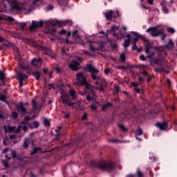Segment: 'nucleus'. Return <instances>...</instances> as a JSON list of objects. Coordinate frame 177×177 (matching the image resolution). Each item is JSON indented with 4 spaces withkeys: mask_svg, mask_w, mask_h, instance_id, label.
Here are the masks:
<instances>
[{
    "mask_svg": "<svg viewBox=\"0 0 177 177\" xmlns=\"http://www.w3.org/2000/svg\"><path fill=\"white\" fill-rule=\"evenodd\" d=\"M86 70L91 73V77L93 80L95 81L94 82L95 85H96L95 88L98 89L100 92H103L104 91L103 86H104V85H106V83L103 79H101L100 77H99V76L96 75V74L99 73V70L96 69L91 64L87 65Z\"/></svg>",
    "mask_w": 177,
    "mask_h": 177,
    "instance_id": "1",
    "label": "nucleus"
},
{
    "mask_svg": "<svg viewBox=\"0 0 177 177\" xmlns=\"http://www.w3.org/2000/svg\"><path fill=\"white\" fill-rule=\"evenodd\" d=\"M44 23H46V24L48 23L49 26H50V27L48 28V32L53 35V34H55V32L56 31V24H53L50 21H32L31 24L29 26L30 31H34L35 28H38V27H42V26H44Z\"/></svg>",
    "mask_w": 177,
    "mask_h": 177,
    "instance_id": "2",
    "label": "nucleus"
},
{
    "mask_svg": "<svg viewBox=\"0 0 177 177\" xmlns=\"http://www.w3.org/2000/svg\"><path fill=\"white\" fill-rule=\"evenodd\" d=\"M5 8H9L10 10H21L19 3H17L16 0H0Z\"/></svg>",
    "mask_w": 177,
    "mask_h": 177,
    "instance_id": "3",
    "label": "nucleus"
},
{
    "mask_svg": "<svg viewBox=\"0 0 177 177\" xmlns=\"http://www.w3.org/2000/svg\"><path fill=\"white\" fill-rule=\"evenodd\" d=\"M131 34H133L135 35V37L133 38V41L136 42L139 41V39H144V41L145 42V53H149V50H150V48H151V44H150V41L146 38H145L144 36L140 35L136 32H131Z\"/></svg>",
    "mask_w": 177,
    "mask_h": 177,
    "instance_id": "4",
    "label": "nucleus"
},
{
    "mask_svg": "<svg viewBox=\"0 0 177 177\" xmlns=\"http://www.w3.org/2000/svg\"><path fill=\"white\" fill-rule=\"evenodd\" d=\"M76 77L78 82H75L74 85H77V86L86 85V88H89L88 82H86V76L84 75L82 73H80L76 75Z\"/></svg>",
    "mask_w": 177,
    "mask_h": 177,
    "instance_id": "5",
    "label": "nucleus"
},
{
    "mask_svg": "<svg viewBox=\"0 0 177 177\" xmlns=\"http://www.w3.org/2000/svg\"><path fill=\"white\" fill-rule=\"evenodd\" d=\"M147 32H150L151 37H157L160 35L161 32H162V26H156L152 28H149L146 30Z\"/></svg>",
    "mask_w": 177,
    "mask_h": 177,
    "instance_id": "6",
    "label": "nucleus"
},
{
    "mask_svg": "<svg viewBox=\"0 0 177 177\" xmlns=\"http://www.w3.org/2000/svg\"><path fill=\"white\" fill-rule=\"evenodd\" d=\"M61 99L64 104H67V106H69V107H76L75 106V104H73L71 102H70L68 94H67V93L63 92L61 95Z\"/></svg>",
    "mask_w": 177,
    "mask_h": 177,
    "instance_id": "7",
    "label": "nucleus"
},
{
    "mask_svg": "<svg viewBox=\"0 0 177 177\" xmlns=\"http://www.w3.org/2000/svg\"><path fill=\"white\" fill-rule=\"evenodd\" d=\"M77 59L79 62L74 60L71 63L68 64V67H70L71 70H73V71H78V67L80 66V63H82V58L77 57Z\"/></svg>",
    "mask_w": 177,
    "mask_h": 177,
    "instance_id": "8",
    "label": "nucleus"
},
{
    "mask_svg": "<svg viewBox=\"0 0 177 177\" xmlns=\"http://www.w3.org/2000/svg\"><path fill=\"white\" fill-rule=\"evenodd\" d=\"M119 28H120L119 26L113 25L111 27V30H109V32H111V34H112V35H113L114 37H117V38H118L119 39H121V38H124V35L122 34L117 35V32Z\"/></svg>",
    "mask_w": 177,
    "mask_h": 177,
    "instance_id": "9",
    "label": "nucleus"
},
{
    "mask_svg": "<svg viewBox=\"0 0 177 177\" xmlns=\"http://www.w3.org/2000/svg\"><path fill=\"white\" fill-rule=\"evenodd\" d=\"M3 129L5 132H14L15 133H17V132H20V129H21V126H19L17 129L15 127H10L9 125L4 126Z\"/></svg>",
    "mask_w": 177,
    "mask_h": 177,
    "instance_id": "10",
    "label": "nucleus"
},
{
    "mask_svg": "<svg viewBox=\"0 0 177 177\" xmlns=\"http://www.w3.org/2000/svg\"><path fill=\"white\" fill-rule=\"evenodd\" d=\"M99 167L101 168V169H113V163L110 162H100Z\"/></svg>",
    "mask_w": 177,
    "mask_h": 177,
    "instance_id": "11",
    "label": "nucleus"
},
{
    "mask_svg": "<svg viewBox=\"0 0 177 177\" xmlns=\"http://www.w3.org/2000/svg\"><path fill=\"white\" fill-rule=\"evenodd\" d=\"M104 45H106V43L104 42H99L98 43V48H96L92 45L89 46L90 50H92L93 52H95L96 49H98V50H103V48H104Z\"/></svg>",
    "mask_w": 177,
    "mask_h": 177,
    "instance_id": "12",
    "label": "nucleus"
},
{
    "mask_svg": "<svg viewBox=\"0 0 177 177\" xmlns=\"http://www.w3.org/2000/svg\"><path fill=\"white\" fill-rule=\"evenodd\" d=\"M156 127H157V128H159V129H160V131H165V129H167V128H168V123H167V122H163L162 123L157 122L156 124Z\"/></svg>",
    "mask_w": 177,
    "mask_h": 177,
    "instance_id": "13",
    "label": "nucleus"
},
{
    "mask_svg": "<svg viewBox=\"0 0 177 177\" xmlns=\"http://www.w3.org/2000/svg\"><path fill=\"white\" fill-rule=\"evenodd\" d=\"M17 77H18V80L19 81V86L20 88H21V86H23V81H24V80H26V78H28L26 75H24L23 73H17Z\"/></svg>",
    "mask_w": 177,
    "mask_h": 177,
    "instance_id": "14",
    "label": "nucleus"
},
{
    "mask_svg": "<svg viewBox=\"0 0 177 177\" xmlns=\"http://www.w3.org/2000/svg\"><path fill=\"white\" fill-rule=\"evenodd\" d=\"M17 109L21 114H26V108L24 107V105H23V103L20 102L17 106Z\"/></svg>",
    "mask_w": 177,
    "mask_h": 177,
    "instance_id": "15",
    "label": "nucleus"
},
{
    "mask_svg": "<svg viewBox=\"0 0 177 177\" xmlns=\"http://www.w3.org/2000/svg\"><path fill=\"white\" fill-rule=\"evenodd\" d=\"M42 64V60L41 59V58L39 59H33L32 60V64L33 66H35L36 67H39L41 66V64Z\"/></svg>",
    "mask_w": 177,
    "mask_h": 177,
    "instance_id": "16",
    "label": "nucleus"
},
{
    "mask_svg": "<svg viewBox=\"0 0 177 177\" xmlns=\"http://www.w3.org/2000/svg\"><path fill=\"white\" fill-rule=\"evenodd\" d=\"M30 145L34 146V142L32 141V140L28 138L24 142V147H25V149H27L28 146H30Z\"/></svg>",
    "mask_w": 177,
    "mask_h": 177,
    "instance_id": "17",
    "label": "nucleus"
},
{
    "mask_svg": "<svg viewBox=\"0 0 177 177\" xmlns=\"http://www.w3.org/2000/svg\"><path fill=\"white\" fill-rule=\"evenodd\" d=\"M65 34H66L67 38H66V39L63 40L62 42H64V44H67L68 45H70V44H74V42L70 41L68 40V37H70V35H71V32H70V31H68V32L66 31V33H65Z\"/></svg>",
    "mask_w": 177,
    "mask_h": 177,
    "instance_id": "18",
    "label": "nucleus"
},
{
    "mask_svg": "<svg viewBox=\"0 0 177 177\" xmlns=\"http://www.w3.org/2000/svg\"><path fill=\"white\" fill-rule=\"evenodd\" d=\"M8 152H9L10 153V154H11V156H12V157H16V151H12L11 149H9L8 148H6L3 151V153H8Z\"/></svg>",
    "mask_w": 177,
    "mask_h": 177,
    "instance_id": "19",
    "label": "nucleus"
},
{
    "mask_svg": "<svg viewBox=\"0 0 177 177\" xmlns=\"http://www.w3.org/2000/svg\"><path fill=\"white\" fill-rule=\"evenodd\" d=\"M104 16L107 20H111L113 17V11L109 10V12H105Z\"/></svg>",
    "mask_w": 177,
    "mask_h": 177,
    "instance_id": "20",
    "label": "nucleus"
},
{
    "mask_svg": "<svg viewBox=\"0 0 177 177\" xmlns=\"http://www.w3.org/2000/svg\"><path fill=\"white\" fill-rule=\"evenodd\" d=\"M160 5L162 6V12H164V13H168V8H167V7L165 6V5H167V2H165V1H163L160 3Z\"/></svg>",
    "mask_w": 177,
    "mask_h": 177,
    "instance_id": "21",
    "label": "nucleus"
},
{
    "mask_svg": "<svg viewBox=\"0 0 177 177\" xmlns=\"http://www.w3.org/2000/svg\"><path fill=\"white\" fill-rule=\"evenodd\" d=\"M69 95L70 96H71L72 99L73 100H75L77 99V92H75V90L73 89H71L70 91H69Z\"/></svg>",
    "mask_w": 177,
    "mask_h": 177,
    "instance_id": "22",
    "label": "nucleus"
},
{
    "mask_svg": "<svg viewBox=\"0 0 177 177\" xmlns=\"http://www.w3.org/2000/svg\"><path fill=\"white\" fill-rule=\"evenodd\" d=\"M6 78V75L1 71H0V80L3 82V84H5V79Z\"/></svg>",
    "mask_w": 177,
    "mask_h": 177,
    "instance_id": "23",
    "label": "nucleus"
},
{
    "mask_svg": "<svg viewBox=\"0 0 177 177\" xmlns=\"http://www.w3.org/2000/svg\"><path fill=\"white\" fill-rule=\"evenodd\" d=\"M125 53H121L120 55V62H121V63H125Z\"/></svg>",
    "mask_w": 177,
    "mask_h": 177,
    "instance_id": "24",
    "label": "nucleus"
},
{
    "mask_svg": "<svg viewBox=\"0 0 177 177\" xmlns=\"http://www.w3.org/2000/svg\"><path fill=\"white\" fill-rule=\"evenodd\" d=\"M86 99L89 101L93 100L95 99V92L93 91L92 94L87 95Z\"/></svg>",
    "mask_w": 177,
    "mask_h": 177,
    "instance_id": "25",
    "label": "nucleus"
},
{
    "mask_svg": "<svg viewBox=\"0 0 177 177\" xmlns=\"http://www.w3.org/2000/svg\"><path fill=\"white\" fill-rule=\"evenodd\" d=\"M142 133H143V131L142 130V129L138 128L136 131V136H142Z\"/></svg>",
    "mask_w": 177,
    "mask_h": 177,
    "instance_id": "26",
    "label": "nucleus"
},
{
    "mask_svg": "<svg viewBox=\"0 0 177 177\" xmlns=\"http://www.w3.org/2000/svg\"><path fill=\"white\" fill-rule=\"evenodd\" d=\"M70 22V21H56L55 23L56 24H58L59 26H61L62 24H68V23Z\"/></svg>",
    "mask_w": 177,
    "mask_h": 177,
    "instance_id": "27",
    "label": "nucleus"
},
{
    "mask_svg": "<svg viewBox=\"0 0 177 177\" xmlns=\"http://www.w3.org/2000/svg\"><path fill=\"white\" fill-rule=\"evenodd\" d=\"M131 41V40H129V39H127L124 40V43H123V46L124 48H127V46H129V42Z\"/></svg>",
    "mask_w": 177,
    "mask_h": 177,
    "instance_id": "28",
    "label": "nucleus"
},
{
    "mask_svg": "<svg viewBox=\"0 0 177 177\" xmlns=\"http://www.w3.org/2000/svg\"><path fill=\"white\" fill-rule=\"evenodd\" d=\"M39 151H41V149L38 147L34 148L33 151L30 152V154L32 156L34 154H36V153H38Z\"/></svg>",
    "mask_w": 177,
    "mask_h": 177,
    "instance_id": "29",
    "label": "nucleus"
},
{
    "mask_svg": "<svg viewBox=\"0 0 177 177\" xmlns=\"http://www.w3.org/2000/svg\"><path fill=\"white\" fill-rule=\"evenodd\" d=\"M30 128H38V127H39V122H38L37 121H35L34 122H33V124H32V126H30Z\"/></svg>",
    "mask_w": 177,
    "mask_h": 177,
    "instance_id": "30",
    "label": "nucleus"
},
{
    "mask_svg": "<svg viewBox=\"0 0 177 177\" xmlns=\"http://www.w3.org/2000/svg\"><path fill=\"white\" fill-rule=\"evenodd\" d=\"M97 38L96 36H91L88 38V42H95V39Z\"/></svg>",
    "mask_w": 177,
    "mask_h": 177,
    "instance_id": "31",
    "label": "nucleus"
},
{
    "mask_svg": "<svg viewBox=\"0 0 177 177\" xmlns=\"http://www.w3.org/2000/svg\"><path fill=\"white\" fill-rule=\"evenodd\" d=\"M167 48H169V49H172V48H174V42H172V40H169Z\"/></svg>",
    "mask_w": 177,
    "mask_h": 177,
    "instance_id": "32",
    "label": "nucleus"
},
{
    "mask_svg": "<svg viewBox=\"0 0 177 177\" xmlns=\"http://www.w3.org/2000/svg\"><path fill=\"white\" fill-rule=\"evenodd\" d=\"M32 104L34 111H35V110H37V102L35 101V100H32Z\"/></svg>",
    "mask_w": 177,
    "mask_h": 177,
    "instance_id": "33",
    "label": "nucleus"
},
{
    "mask_svg": "<svg viewBox=\"0 0 177 177\" xmlns=\"http://www.w3.org/2000/svg\"><path fill=\"white\" fill-rule=\"evenodd\" d=\"M34 77H35L36 80H39V77H41V75L38 72L33 73Z\"/></svg>",
    "mask_w": 177,
    "mask_h": 177,
    "instance_id": "34",
    "label": "nucleus"
},
{
    "mask_svg": "<svg viewBox=\"0 0 177 177\" xmlns=\"http://www.w3.org/2000/svg\"><path fill=\"white\" fill-rule=\"evenodd\" d=\"M119 128L121 129V131H123V132L127 131V129H125V126L123 124H119Z\"/></svg>",
    "mask_w": 177,
    "mask_h": 177,
    "instance_id": "35",
    "label": "nucleus"
},
{
    "mask_svg": "<svg viewBox=\"0 0 177 177\" xmlns=\"http://www.w3.org/2000/svg\"><path fill=\"white\" fill-rule=\"evenodd\" d=\"M167 31L168 32H171V34H174V32H175V29H174V28H167Z\"/></svg>",
    "mask_w": 177,
    "mask_h": 177,
    "instance_id": "36",
    "label": "nucleus"
},
{
    "mask_svg": "<svg viewBox=\"0 0 177 177\" xmlns=\"http://www.w3.org/2000/svg\"><path fill=\"white\" fill-rule=\"evenodd\" d=\"M134 91H136L137 93H143V91L140 90V88L138 87H135Z\"/></svg>",
    "mask_w": 177,
    "mask_h": 177,
    "instance_id": "37",
    "label": "nucleus"
},
{
    "mask_svg": "<svg viewBox=\"0 0 177 177\" xmlns=\"http://www.w3.org/2000/svg\"><path fill=\"white\" fill-rule=\"evenodd\" d=\"M0 100L2 102H6V96H5V95H0Z\"/></svg>",
    "mask_w": 177,
    "mask_h": 177,
    "instance_id": "38",
    "label": "nucleus"
},
{
    "mask_svg": "<svg viewBox=\"0 0 177 177\" xmlns=\"http://www.w3.org/2000/svg\"><path fill=\"white\" fill-rule=\"evenodd\" d=\"M112 15H113V17H118L120 16V12L115 11V12H113Z\"/></svg>",
    "mask_w": 177,
    "mask_h": 177,
    "instance_id": "39",
    "label": "nucleus"
},
{
    "mask_svg": "<svg viewBox=\"0 0 177 177\" xmlns=\"http://www.w3.org/2000/svg\"><path fill=\"white\" fill-rule=\"evenodd\" d=\"M46 55H48L49 56L52 55L53 51L52 50H48L44 53Z\"/></svg>",
    "mask_w": 177,
    "mask_h": 177,
    "instance_id": "40",
    "label": "nucleus"
},
{
    "mask_svg": "<svg viewBox=\"0 0 177 177\" xmlns=\"http://www.w3.org/2000/svg\"><path fill=\"white\" fill-rule=\"evenodd\" d=\"M58 34H59V35H63V34H66V30L62 29V30H60V31L58 32Z\"/></svg>",
    "mask_w": 177,
    "mask_h": 177,
    "instance_id": "41",
    "label": "nucleus"
},
{
    "mask_svg": "<svg viewBox=\"0 0 177 177\" xmlns=\"http://www.w3.org/2000/svg\"><path fill=\"white\" fill-rule=\"evenodd\" d=\"M99 37H107V33H104L103 32H101L99 33Z\"/></svg>",
    "mask_w": 177,
    "mask_h": 177,
    "instance_id": "42",
    "label": "nucleus"
},
{
    "mask_svg": "<svg viewBox=\"0 0 177 177\" xmlns=\"http://www.w3.org/2000/svg\"><path fill=\"white\" fill-rule=\"evenodd\" d=\"M50 122L48 119H44V125L46 127L49 126Z\"/></svg>",
    "mask_w": 177,
    "mask_h": 177,
    "instance_id": "43",
    "label": "nucleus"
},
{
    "mask_svg": "<svg viewBox=\"0 0 177 177\" xmlns=\"http://www.w3.org/2000/svg\"><path fill=\"white\" fill-rule=\"evenodd\" d=\"M75 39H76L77 42H81V37L80 36H78V35H76Z\"/></svg>",
    "mask_w": 177,
    "mask_h": 177,
    "instance_id": "44",
    "label": "nucleus"
},
{
    "mask_svg": "<svg viewBox=\"0 0 177 177\" xmlns=\"http://www.w3.org/2000/svg\"><path fill=\"white\" fill-rule=\"evenodd\" d=\"M87 117H88V115H87L86 113H84V114L82 116V121H84V120H86Z\"/></svg>",
    "mask_w": 177,
    "mask_h": 177,
    "instance_id": "45",
    "label": "nucleus"
},
{
    "mask_svg": "<svg viewBox=\"0 0 177 177\" xmlns=\"http://www.w3.org/2000/svg\"><path fill=\"white\" fill-rule=\"evenodd\" d=\"M90 109L93 111H95V110H96V106L95 105H91L90 106Z\"/></svg>",
    "mask_w": 177,
    "mask_h": 177,
    "instance_id": "46",
    "label": "nucleus"
},
{
    "mask_svg": "<svg viewBox=\"0 0 177 177\" xmlns=\"http://www.w3.org/2000/svg\"><path fill=\"white\" fill-rule=\"evenodd\" d=\"M131 85L132 86H134L135 88H136L138 86V85H139V83L131 82Z\"/></svg>",
    "mask_w": 177,
    "mask_h": 177,
    "instance_id": "47",
    "label": "nucleus"
},
{
    "mask_svg": "<svg viewBox=\"0 0 177 177\" xmlns=\"http://www.w3.org/2000/svg\"><path fill=\"white\" fill-rule=\"evenodd\" d=\"M109 73H110V68H106L104 69V73L105 74H109Z\"/></svg>",
    "mask_w": 177,
    "mask_h": 177,
    "instance_id": "48",
    "label": "nucleus"
},
{
    "mask_svg": "<svg viewBox=\"0 0 177 177\" xmlns=\"http://www.w3.org/2000/svg\"><path fill=\"white\" fill-rule=\"evenodd\" d=\"M26 26V24L24 23L19 24V27L21 30Z\"/></svg>",
    "mask_w": 177,
    "mask_h": 177,
    "instance_id": "49",
    "label": "nucleus"
},
{
    "mask_svg": "<svg viewBox=\"0 0 177 177\" xmlns=\"http://www.w3.org/2000/svg\"><path fill=\"white\" fill-rule=\"evenodd\" d=\"M109 106H110V104L104 105L102 106V110H106V109H107V107H109Z\"/></svg>",
    "mask_w": 177,
    "mask_h": 177,
    "instance_id": "50",
    "label": "nucleus"
},
{
    "mask_svg": "<svg viewBox=\"0 0 177 177\" xmlns=\"http://www.w3.org/2000/svg\"><path fill=\"white\" fill-rule=\"evenodd\" d=\"M138 49V46L136 44H134L132 47V50H136Z\"/></svg>",
    "mask_w": 177,
    "mask_h": 177,
    "instance_id": "51",
    "label": "nucleus"
},
{
    "mask_svg": "<svg viewBox=\"0 0 177 177\" xmlns=\"http://www.w3.org/2000/svg\"><path fill=\"white\" fill-rule=\"evenodd\" d=\"M3 164L4 167H6V168H8V162H6V160H3Z\"/></svg>",
    "mask_w": 177,
    "mask_h": 177,
    "instance_id": "52",
    "label": "nucleus"
},
{
    "mask_svg": "<svg viewBox=\"0 0 177 177\" xmlns=\"http://www.w3.org/2000/svg\"><path fill=\"white\" fill-rule=\"evenodd\" d=\"M140 60H142L144 62H145V60H146L145 55H140Z\"/></svg>",
    "mask_w": 177,
    "mask_h": 177,
    "instance_id": "53",
    "label": "nucleus"
},
{
    "mask_svg": "<svg viewBox=\"0 0 177 177\" xmlns=\"http://www.w3.org/2000/svg\"><path fill=\"white\" fill-rule=\"evenodd\" d=\"M75 35H77V30H73L72 32V37H75Z\"/></svg>",
    "mask_w": 177,
    "mask_h": 177,
    "instance_id": "54",
    "label": "nucleus"
},
{
    "mask_svg": "<svg viewBox=\"0 0 177 177\" xmlns=\"http://www.w3.org/2000/svg\"><path fill=\"white\" fill-rule=\"evenodd\" d=\"M118 68L119 70H127V67L125 66H119Z\"/></svg>",
    "mask_w": 177,
    "mask_h": 177,
    "instance_id": "55",
    "label": "nucleus"
},
{
    "mask_svg": "<svg viewBox=\"0 0 177 177\" xmlns=\"http://www.w3.org/2000/svg\"><path fill=\"white\" fill-rule=\"evenodd\" d=\"M148 3H149V5H153V2H154V0H147Z\"/></svg>",
    "mask_w": 177,
    "mask_h": 177,
    "instance_id": "56",
    "label": "nucleus"
},
{
    "mask_svg": "<svg viewBox=\"0 0 177 177\" xmlns=\"http://www.w3.org/2000/svg\"><path fill=\"white\" fill-rule=\"evenodd\" d=\"M10 138L11 140L16 139V136L12 135V136H10Z\"/></svg>",
    "mask_w": 177,
    "mask_h": 177,
    "instance_id": "57",
    "label": "nucleus"
},
{
    "mask_svg": "<svg viewBox=\"0 0 177 177\" xmlns=\"http://www.w3.org/2000/svg\"><path fill=\"white\" fill-rule=\"evenodd\" d=\"M12 115H13L15 118H16V117L17 116V112H16V111L12 112Z\"/></svg>",
    "mask_w": 177,
    "mask_h": 177,
    "instance_id": "58",
    "label": "nucleus"
},
{
    "mask_svg": "<svg viewBox=\"0 0 177 177\" xmlns=\"http://www.w3.org/2000/svg\"><path fill=\"white\" fill-rule=\"evenodd\" d=\"M22 129L24 130V131H25V132L27 131V129H28V128H27V126H23L22 127Z\"/></svg>",
    "mask_w": 177,
    "mask_h": 177,
    "instance_id": "59",
    "label": "nucleus"
},
{
    "mask_svg": "<svg viewBox=\"0 0 177 177\" xmlns=\"http://www.w3.org/2000/svg\"><path fill=\"white\" fill-rule=\"evenodd\" d=\"M5 41V38L3 37H0V42H3Z\"/></svg>",
    "mask_w": 177,
    "mask_h": 177,
    "instance_id": "60",
    "label": "nucleus"
},
{
    "mask_svg": "<svg viewBox=\"0 0 177 177\" xmlns=\"http://www.w3.org/2000/svg\"><path fill=\"white\" fill-rule=\"evenodd\" d=\"M53 88V84H48V89H52Z\"/></svg>",
    "mask_w": 177,
    "mask_h": 177,
    "instance_id": "61",
    "label": "nucleus"
},
{
    "mask_svg": "<svg viewBox=\"0 0 177 177\" xmlns=\"http://www.w3.org/2000/svg\"><path fill=\"white\" fill-rule=\"evenodd\" d=\"M30 120H31V118H30V117H28V116L25 117V121H30Z\"/></svg>",
    "mask_w": 177,
    "mask_h": 177,
    "instance_id": "62",
    "label": "nucleus"
},
{
    "mask_svg": "<svg viewBox=\"0 0 177 177\" xmlns=\"http://www.w3.org/2000/svg\"><path fill=\"white\" fill-rule=\"evenodd\" d=\"M147 82H150V81H151V76L149 77L147 79Z\"/></svg>",
    "mask_w": 177,
    "mask_h": 177,
    "instance_id": "63",
    "label": "nucleus"
},
{
    "mask_svg": "<svg viewBox=\"0 0 177 177\" xmlns=\"http://www.w3.org/2000/svg\"><path fill=\"white\" fill-rule=\"evenodd\" d=\"M30 177H37L34 174H32V173H31L30 174Z\"/></svg>",
    "mask_w": 177,
    "mask_h": 177,
    "instance_id": "64",
    "label": "nucleus"
}]
</instances>
